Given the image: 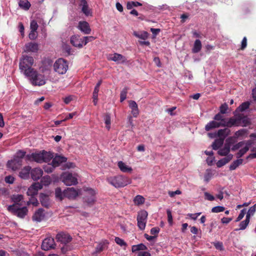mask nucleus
<instances>
[{"instance_id": "obj_1", "label": "nucleus", "mask_w": 256, "mask_h": 256, "mask_svg": "<svg viewBox=\"0 0 256 256\" xmlns=\"http://www.w3.org/2000/svg\"><path fill=\"white\" fill-rule=\"evenodd\" d=\"M53 157L54 156L52 153L42 150L26 155V159L30 162L34 161L38 163H42L50 162Z\"/></svg>"}, {"instance_id": "obj_2", "label": "nucleus", "mask_w": 256, "mask_h": 256, "mask_svg": "<svg viewBox=\"0 0 256 256\" xmlns=\"http://www.w3.org/2000/svg\"><path fill=\"white\" fill-rule=\"evenodd\" d=\"M25 76L28 78L33 86H42L46 83L44 74L38 72L35 69L32 70L31 72Z\"/></svg>"}, {"instance_id": "obj_3", "label": "nucleus", "mask_w": 256, "mask_h": 256, "mask_svg": "<svg viewBox=\"0 0 256 256\" xmlns=\"http://www.w3.org/2000/svg\"><path fill=\"white\" fill-rule=\"evenodd\" d=\"M34 62V60L32 56H22L20 60L19 66L24 76L28 74L32 70H34L32 66Z\"/></svg>"}, {"instance_id": "obj_4", "label": "nucleus", "mask_w": 256, "mask_h": 256, "mask_svg": "<svg viewBox=\"0 0 256 256\" xmlns=\"http://www.w3.org/2000/svg\"><path fill=\"white\" fill-rule=\"evenodd\" d=\"M107 180L110 184L116 188L124 187L131 182L130 179L121 175L110 177Z\"/></svg>"}, {"instance_id": "obj_5", "label": "nucleus", "mask_w": 256, "mask_h": 256, "mask_svg": "<svg viewBox=\"0 0 256 256\" xmlns=\"http://www.w3.org/2000/svg\"><path fill=\"white\" fill-rule=\"evenodd\" d=\"M60 179L64 184L68 186L76 185L78 183L77 175L69 172H64L60 176Z\"/></svg>"}, {"instance_id": "obj_6", "label": "nucleus", "mask_w": 256, "mask_h": 256, "mask_svg": "<svg viewBox=\"0 0 256 256\" xmlns=\"http://www.w3.org/2000/svg\"><path fill=\"white\" fill-rule=\"evenodd\" d=\"M9 212L20 218H24L27 214L28 209L26 206L20 208L16 204L9 206L8 208Z\"/></svg>"}, {"instance_id": "obj_7", "label": "nucleus", "mask_w": 256, "mask_h": 256, "mask_svg": "<svg viewBox=\"0 0 256 256\" xmlns=\"http://www.w3.org/2000/svg\"><path fill=\"white\" fill-rule=\"evenodd\" d=\"M68 69V64L63 58H58L54 64V70L55 72L60 74H64Z\"/></svg>"}, {"instance_id": "obj_8", "label": "nucleus", "mask_w": 256, "mask_h": 256, "mask_svg": "<svg viewBox=\"0 0 256 256\" xmlns=\"http://www.w3.org/2000/svg\"><path fill=\"white\" fill-rule=\"evenodd\" d=\"M148 214L146 211L142 210L138 212L137 216L138 226L140 230H144L147 222Z\"/></svg>"}, {"instance_id": "obj_9", "label": "nucleus", "mask_w": 256, "mask_h": 256, "mask_svg": "<svg viewBox=\"0 0 256 256\" xmlns=\"http://www.w3.org/2000/svg\"><path fill=\"white\" fill-rule=\"evenodd\" d=\"M84 190L86 192V194L84 198V202L88 206L92 205L96 201V192L94 190L90 188H86Z\"/></svg>"}, {"instance_id": "obj_10", "label": "nucleus", "mask_w": 256, "mask_h": 256, "mask_svg": "<svg viewBox=\"0 0 256 256\" xmlns=\"http://www.w3.org/2000/svg\"><path fill=\"white\" fill-rule=\"evenodd\" d=\"M242 116H238L236 118H231L229 119H226V122L223 120L224 126L232 127L233 126H238L240 124Z\"/></svg>"}, {"instance_id": "obj_11", "label": "nucleus", "mask_w": 256, "mask_h": 256, "mask_svg": "<svg viewBox=\"0 0 256 256\" xmlns=\"http://www.w3.org/2000/svg\"><path fill=\"white\" fill-rule=\"evenodd\" d=\"M108 59L114 61L118 64L126 62L127 60L125 56L118 53L110 54L108 56Z\"/></svg>"}, {"instance_id": "obj_12", "label": "nucleus", "mask_w": 256, "mask_h": 256, "mask_svg": "<svg viewBox=\"0 0 256 256\" xmlns=\"http://www.w3.org/2000/svg\"><path fill=\"white\" fill-rule=\"evenodd\" d=\"M19 160L20 159H16L14 158L13 159L8 160L6 164L7 167L13 171L18 170L22 165V162L20 161Z\"/></svg>"}, {"instance_id": "obj_13", "label": "nucleus", "mask_w": 256, "mask_h": 256, "mask_svg": "<svg viewBox=\"0 0 256 256\" xmlns=\"http://www.w3.org/2000/svg\"><path fill=\"white\" fill-rule=\"evenodd\" d=\"M232 140V138H228L226 140V142L224 144V147L220 149L218 153L219 155L221 156H227L229 154L230 152V148L231 146V140Z\"/></svg>"}, {"instance_id": "obj_14", "label": "nucleus", "mask_w": 256, "mask_h": 256, "mask_svg": "<svg viewBox=\"0 0 256 256\" xmlns=\"http://www.w3.org/2000/svg\"><path fill=\"white\" fill-rule=\"evenodd\" d=\"M52 61L49 58H45L42 61V64L40 70L42 73L50 72L51 70Z\"/></svg>"}, {"instance_id": "obj_15", "label": "nucleus", "mask_w": 256, "mask_h": 256, "mask_svg": "<svg viewBox=\"0 0 256 256\" xmlns=\"http://www.w3.org/2000/svg\"><path fill=\"white\" fill-rule=\"evenodd\" d=\"M42 188V185L40 182H35L32 184L28 190L27 194L28 196H33L38 194V191Z\"/></svg>"}, {"instance_id": "obj_16", "label": "nucleus", "mask_w": 256, "mask_h": 256, "mask_svg": "<svg viewBox=\"0 0 256 256\" xmlns=\"http://www.w3.org/2000/svg\"><path fill=\"white\" fill-rule=\"evenodd\" d=\"M80 193V190H76L74 188H68L64 190L65 197L69 199L75 198Z\"/></svg>"}, {"instance_id": "obj_17", "label": "nucleus", "mask_w": 256, "mask_h": 256, "mask_svg": "<svg viewBox=\"0 0 256 256\" xmlns=\"http://www.w3.org/2000/svg\"><path fill=\"white\" fill-rule=\"evenodd\" d=\"M55 245L54 240L52 238H45L42 243V248L44 250H48L54 248Z\"/></svg>"}, {"instance_id": "obj_18", "label": "nucleus", "mask_w": 256, "mask_h": 256, "mask_svg": "<svg viewBox=\"0 0 256 256\" xmlns=\"http://www.w3.org/2000/svg\"><path fill=\"white\" fill-rule=\"evenodd\" d=\"M56 239L58 242L66 244L71 241L72 237L68 234L62 232L57 234Z\"/></svg>"}, {"instance_id": "obj_19", "label": "nucleus", "mask_w": 256, "mask_h": 256, "mask_svg": "<svg viewBox=\"0 0 256 256\" xmlns=\"http://www.w3.org/2000/svg\"><path fill=\"white\" fill-rule=\"evenodd\" d=\"M252 144V140L245 141L244 146L241 148L240 150L236 154L237 158H240L242 156L249 150Z\"/></svg>"}, {"instance_id": "obj_20", "label": "nucleus", "mask_w": 256, "mask_h": 256, "mask_svg": "<svg viewBox=\"0 0 256 256\" xmlns=\"http://www.w3.org/2000/svg\"><path fill=\"white\" fill-rule=\"evenodd\" d=\"M78 28L84 34H88L91 32L88 23L86 21H80L78 22Z\"/></svg>"}, {"instance_id": "obj_21", "label": "nucleus", "mask_w": 256, "mask_h": 256, "mask_svg": "<svg viewBox=\"0 0 256 256\" xmlns=\"http://www.w3.org/2000/svg\"><path fill=\"white\" fill-rule=\"evenodd\" d=\"M70 43L75 47L82 48L83 46L82 38L78 35L72 36L70 38Z\"/></svg>"}, {"instance_id": "obj_22", "label": "nucleus", "mask_w": 256, "mask_h": 256, "mask_svg": "<svg viewBox=\"0 0 256 256\" xmlns=\"http://www.w3.org/2000/svg\"><path fill=\"white\" fill-rule=\"evenodd\" d=\"M38 50V44L36 42H30L25 44L24 51L26 52H36Z\"/></svg>"}, {"instance_id": "obj_23", "label": "nucleus", "mask_w": 256, "mask_h": 256, "mask_svg": "<svg viewBox=\"0 0 256 256\" xmlns=\"http://www.w3.org/2000/svg\"><path fill=\"white\" fill-rule=\"evenodd\" d=\"M42 170L39 168H36L32 169L31 168L30 175L32 178L34 180H39L42 176Z\"/></svg>"}, {"instance_id": "obj_24", "label": "nucleus", "mask_w": 256, "mask_h": 256, "mask_svg": "<svg viewBox=\"0 0 256 256\" xmlns=\"http://www.w3.org/2000/svg\"><path fill=\"white\" fill-rule=\"evenodd\" d=\"M129 107L131 109L132 114L133 116L136 118L139 114V110L136 102L134 100H130L128 102Z\"/></svg>"}, {"instance_id": "obj_25", "label": "nucleus", "mask_w": 256, "mask_h": 256, "mask_svg": "<svg viewBox=\"0 0 256 256\" xmlns=\"http://www.w3.org/2000/svg\"><path fill=\"white\" fill-rule=\"evenodd\" d=\"M31 167L30 166H26L19 172V176L23 179H28L30 177V174Z\"/></svg>"}, {"instance_id": "obj_26", "label": "nucleus", "mask_w": 256, "mask_h": 256, "mask_svg": "<svg viewBox=\"0 0 256 256\" xmlns=\"http://www.w3.org/2000/svg\"><path fill=\"white\" fill-rule=\"evenodd\" d=\"M222 122H218L216 120H212L208 122L205 126V129L206 131H209L210 130L219 128L220 126H224Z\"/></svg>"}, {"instance_id": "obj_27", "label": "nucleus", "mask_w": 256, "mask_h": 256, "mask_svg": "<svg viewBox=\"0 0 256 256\" xmlns=\"http://www.w3.org/2000/svg\"><path fill=\"white\" fill-rule=\"evenodd\" d=\"M45 214L44 210L42 208H39L35 212L32 216V220L34 221L40 222L42 221L44 218Z\"/></svg>"}, {"instance_id": "obj_28", "label": "nucleus", "mask_w": 256, "mask_h": 256, "mask_svg": "<svg viewBox=\"0 0 256 256\" xmlns=\"http://www.w3.org/2000/svg\"><path fill=\"white\" fill-rule=\"evenodd\" d=\"M67 158L63 156L56 155L52 159V164L55 166H58L60 164L66 161Z\"/></svg>"}, {"instance_id": "obj_29", "label": "nucleus", "mask_w": 256, "mask_h": 256, "mask_svg": "<svg viewBox=\"0 0 256 256\" xmlns=\"http://www.w3.org/2000/svg\"><path fill=\"white\" fill-rule=\"evenodd\" d=\"M80 6H82V11L86 16H88L90 14V10L88 8L86 0H82Z\"/></svg>"}, {"instance_id": "obj_30", "label": "nucleus", "mask_w": 256, "mask_h": 256, "mask_svg": "<svg viewBox=\"0 0 256 256\" xmlns=\"http://www.w3.org/2000/svg\"><path fill=\"white\" fill-rule=\"evenodd\" d=\"M232 154H230L226 157L219 160L216 163L217 166L218 168H220L224 166V165L228 163L232 159Z\"/></svg>"}, {"instance_id": "obj_31", "label": "nucleus", "mask_w": 256, "mask_h": 256, "mask_svg": "<svg viewBox=\"0 0 256 256\" xmlns=\"http://www.w3.org/2000/svg\"><path fill=\"white\" fill-rule=\"evenodd\" d=\"M40 200L42 206L48 208L50 206L48 196L44 194H40Z\"/></svg>"}, {"instance_id": "obj_32", "label": "nucleus", "mask_w": 256, "mask_h": 256, "mask_svg": "<svg viewBox=\"0 0 256 256\" xmlns=\"http://www.w3.org/2000/svg\"><path fill=\"white\" fill-rule=\"evenodd\" d=\"M230 132V130L228 128L219 130L216 133L217 136L220 137V138H222L224 140V138L228 136Z\"/></svg>"}, {"instance_id": "obj_33", "label": "nucleus", "mask_w": 256, "mask_h": 256, "mask_svg": "<svg viewBox=\"0 0 256 256\" xmlns=\"http://www.w3.org/2000/svg\"><path fill=\"white\" fill-rule=\"evenodd\" d=\"M118 166L120 170L124 172H131L132 171V168L130 167H128L122 161L118 162Z\"/></svg>"}, {"instance_id": "obj_34", "label": "nucleus", "mask_w": 256, "mask_h": 256, "mask_svg": "<svg viewBox=\"0 0 256 256\" xmlns=\"http://www.w3.org/2000/svg\"><path fill=\"white\" fill-rule=\"evenodd\" d=\"M222 138L216 139L212 143V146L214 150H218L224 144Z\"/></svg>"}, {"instance_id": "obj_35", "label": "nucleus", "mask_w": 256, "mask_h": 256, "mask_svg": "<svg viewBox=\"0 0 256 256\" xmlns=\"http://www.w3.org/2000/svg\"><path fill=\"white\" fill-rule=\"evenodd\" d=\"M202 48V43L200 40H196L194 42V47L192 49L193 53L198 52Z\"/></svg>"}, {"instance_id": "obj_36", "label": "nucleus", "mask_w": 256, "mask_h": 256, "mask_svg": "<svg viewBox=\"0 0 256 256\" xmlns=\"http://www.w3.org/2000/svg\"><path fill=\"white\" fill-rule=\"evenodd\" d=\"M250 102H246L242 103L236 110L235 113L240 112H244L245 110L248 108L250 106Z\"/></svg>"}, {"instance_id": "obj_37", "label": "nucleus", "mask_w": 256, "mask_h": 256, "mask_svg": "<svg viewBox=\"0 0 256 256\" xmlns=\"http://www.w3.org/2000/svg\"><path fill=\"white\" fill-rule=\"evenodd\" d=\"M64 190L62 192L61 188H57L55 190V195L56 197L57 198H58L60 200L63 199L64 197H65Z\"/></svg>"}, {"instance_id": "obj_38", "label": "nucleus", "mask_w": 256, "mask_h": 256, "mask_svg": "<svg viewBox=\"0 0 256 256\" xmlns=\"http://www.w3.org/2000/svg\"><path fill=\"white\" fill-rule=\"evenodd\" d=\"M243 162L242 159H238L233 162L230 166V170H236L240 164Z\"/></svg>"}, {"instance_id": "obj_39", "label": "nucleus", "mask_w": 256, "mask_h": 256, "mask_svg": "<svg viewBox=\"0 0 256 256\" xmlns=\"http://www.w3.org/2000/svg\"><path fill=\"white\" fill-rule=\"evenodd\" d=\"M134 35L139 38L145 40L148 38V34L146 32H142L140 34L134 32Z\"/></svg>"}, {"instance_id": "obj_40", "label": "nucleus", "mask_w": 256, "mask_h": 256, "mask_svg": "<svg viewBox=\"0 0 256 256\" xmlns=\"http://www.w3.org/2000/svg\"><path fill=\"white\" fill-rule=\"evenodd\" d=\"M144 198L140 195L136 196L134 200V204L138 206L143 204L144 202Z\"/></svg>"}, {"instance_id": "obj_41", "label": "nucleus", "mask_w": 256, "mask_h": 256, "mask_svg": "<svg viewBox=\"0 0 256 256\" xmlns=\"http://www.w3.org/2000/svg\"><path fill=\"white\" fill-rule=\"evenodd\" d=\"M250 220L249 218H246L245 220L240 222L239 224L240 228L236 229V230H244L246 229L250 222Z\"/></svg>"}, {"instance_id": "obj_42", "label": "nucleus", "mask_w": 256, "mask_h": 256, "mask_svg": "<svg viewBox=\"0 0 256 256\" xmlns=\"http://www.w3.org/2000/svg\"><path fill=\"white\" fill-rule=\"evenodd\" d=\"M19 6L25 10H28L30 6V4L27 0H20L19 2Z\"/></svg>"}, {"instance_id": "obj_43", "label": "nucleus", "mask_w": 256, "mask_h": 256, "mask_svg": "<svg viewBox=\"0 0 256 256\" xmlns=\"http://www.w3.org/2000/svg\"><path fill=\"white\" fill-rule=\"evenodd\" d=\"M40 182L42 186H48L51 183L52 180L50 176H46L42 178Z\"/></svg>"}, {"instance_id": "obj_44", "label": "nucleus", "mask_w": 256, "mask_h": 256, "mask_svg": "<svg viewBox=\"0 0 256 256\" xmlns=\"http://www.w3.org/2000/svg\"><path fill=\"white\" fill-rule=\"evenodd\" d=\"M12 201L14 204H18V206H20L22 205L21 204H19L23 200V196L21 194L14 195L12 197Z\"/></svg>"}, {"instance_id": "obj_45", "label": "nucleus", "mask_w": 256, "mask_h": 256, "mask_svg": "<svg viewBox=\"0 0 256 256\" xmlns=\"http://www.w3.org/2000/svg\"><path fill=\"white\" fill-rule=\"evenodd\" d=\"M56 167L51 163L48 164L44 166V169L45 172L50 173L53 172Z\"/></svg>"}, {"instance_id": "obj_46", "label": "nucleus", "mask_w": 256, "mask_h": 256, "mask_svg": "<svg viewBox=\"0 0 256 256\" xmlns=\"http://www.w3.org/2000/svg\"><path fill=\"white\" fill-rule=\"evenodd\" d=\"M26 152L22 150H19L16 154V155L14 156V158L16 159H20L19 160L22 162V158L25 156Z\"/></svg>"}, {"instance_id": "obj_47", "label": "nucleus", "mask_w": 256, "mask_h": 256, "mask_svg": "<svg viewBox=\"0 0 256 256\" xmlns=\"http://www.w3.org/2000/svg\"><path fill=\"white\" fill-rule=\"evenodd\" d=\"M128 90V87H125L121 91L120 94V102H123L124 100L126 99Z\"/></svg>"}, {"instance_id": "obj_48", "label": "nucleus", "mask_w": 256, "mask_h": 256, "mask_svg": "<svg viewBox=\"0 0 256 256\" xmlns=\"http://www.w3.org/2000/svg\"><path fill=\"white\" fill-rule=\"evenodd\" d=\"M147 247L144 244H140L138 245L134 246L132 248V252L140 250H146Z\"/></svg>"}, {"instance_id": "obj_49", "label": "nucleus", "mask_w": 256, "mask_h": 256, "mask_svg": "<svg viewBox=\"0 0 256 256\" xmlns=\"http://www.w3.org/2000/svg\"><path fill=\"white\" fill-rule=\"evenodd\" d=\"M256 204L254 205L253 206L250 207V208H249V210L246 214V218H247L250 220V217L254 215V212H256Z\"/></svg>"}, {"instance_id": "obj_50", "label": "nucleus", "mask_w": 256, "mask_h": 256, "mask_svg": "<svg viewBox=\"0 0 256 256\" xmlns=\"http://www.w3.org/2000/svg\"><path fill=\"white\" fill-rule=\"evenodd\" d=\"M104 122L106 124V128L109 130L110 128V124H111V120H110V114H106L104 116Z\"/></svg>"}, {"instance_id": "obj_51", "label": "nucleus", "mask_w": 256, "mask_h": 256, "mask_svg": "<svg viewBox=\"0 0 256 256\" xmlns=\"http://www.w3.org/2000/svg\"><path fill=\"white\" fill-rule=\"evenodd\" d=\"M213 176V173L212 170H207L204 174V180L206 182H208L212 178Z\"/></svg>"}, {"instance_id": "obj_52", "label": "nucleus", "mask_w": 256, "mask_h": 256, "mask_svg": "<svg viewBox=\"0 0 256 256\" xmlns=\"http://www.w3.org/2000/svg\"><path fill=\"white\" fill-rule=\"evenodd\" d=\"M225 210L224 207L222 206H216L212 208V212L214 213H218L220 212H222L224 211Z\"/></svg>"}, {"instance_id": "obj_53", "label": "nucleus", "mask_w": 256, "mask_h": 256, "mask_svg": "<svg viewBox=\"0 0 256 256\" xmlns=\"http://www.w3.org/2000/svg\"><path fill=\"white\" fill-rule=\"evenodd\" d=\"M94 40V38L92 36H84L82 38L83 46L86 45L88 42H92Z\"/></svg>"}, {"instance_id": "obj_54", "label": "nucleus", "mask_w": 256, "mask_h": 256, "mask_svg": "<svg viewBox=\"0 0 256 256\" xmlns=\"http://www.w3.org/2000/svg\"><path fill=\"white\" fill-rule=\"evenodd\" d=\"M245 144V141H242L238 142L236 144L234 145L232 148V150L234 151L241 148H242Z\"/></svg>"}, {"instance_id": "obj_55", "label": "nucleus", "mask_w": 256, "mask_h": 256, "mask_svg": "<svg viewBox=\"0 0 256 256\" xmlns=\"http://www.w3.org/2000/svg\"><path fill=\"white\" fill-rule=\"evenodd\" d=\"M228 109V105L226 103H224L222 104L220 108V113L222 114H224L226 113V111Z\"/></svg>"}, {"instance_id": "obj_56", "label": "nucleus", "mask_w": 256, "mask_h": 256, "mask_svg": "<svg viewBox=\"0 0 256 256\" xmlns=\"http://www.w3.org/2000/svg\"><path fill=\"white\" fill-rule=\"evenodd\" d=\"M30 30H33V31H36L38 28V24L36 20H32L30 22Z\"/></svg>"}, {"instance_id": "obj_57", "label": "nucleus", "mask_w": 256, "mask_h": 256, "mask_svg": "<svg viewBox=\"0 0 256 256\" xmlns=\"http://www.w3.org/2000/svg\"><path fill=\"white\" fill-rule=\"evenodd\" d=\"M221 114H220V112L216 114L214 118V120L218 122H222L223 120H224L226 122V118H224Z\"/></svg>"}, {"instance_id": "obj_58", "label": "nucleus", "mask_w": 256, "mask_h": 256, "mask_svg": "<svg viewBox=\"0 0 256 256\" xmlns=\"http://www.w3.org/2000/svg\"><path fill=\"white\" fill-rule=\"evenodd\" d=\"M246 213V209L244 208V209L240 211V214L238 216V218H236V222H239L240 220L244 218Z\"/></svg>"}, {"instance_id": "obj_59", "label": "nucleus", "mask_w": 256, "mask_h": 256, "mask_svg": "<svg viewBox=\"0 0 256 256\" xmlns=\"http://www.w3.org/2000/svg\"><path fill=\"white\" fill-rule=\"evenodd\" d=\"M115 242L118 244L120 246H126V243L124 242V240L118 237L115 238Z\"/></svg>"}, {"instance_id": "obj_60", "label": "nucleus", "mask_w": 256, "mask_h": 256, "mask_svg": "<svg viewBox=\"0 0 256 256\" xmlns=\"http://www.w3.org/2000/svg\"><path fill=\"white\" fill-rule=\"evenodd\" d=\"M38 34L36 31H33L30 30V32L29 34L28 37L30 40H34L36 38Z\"/></svg>"}, {"instance_id": "obj_61", "label": "nucleus", "mask_w": 256, "mask_h": 256, "mask_svg": "<svg viewBox=\"0 0 256 256\" xmlns=\"http://www.w3.org/2000/svg\"><path fill=\"white\" fill-rule=\"evenodd\" d=\"M104 244H98L96 248L95 253H98L102 251L104 249Z\"/></svg>"}, {"instance_id": "obj_62", "label": "nucleus", "mask_w": 256, "mask_h": 256, "mask_svg": "<svg viewBox=\"0 0 256 256\" xmlns=\"http://www.w3.org/2000/svg\"><path fill=\"white\" fill-rule=\"evenodd\" d=\"M204 196L205 199L208 200L212 201L214 200V196L208 192H205Z\"/></svg>"}, {"instance_id": "obj_63", "label": "nucleus", "mask_w": 256, "mask_h": 256, "mask_svg": "<svg viewBox=\"0 0 256 256\" xmlns=\"http://www.w3.org/2000/svg\"><path fill=\"white\" fill-rule=\"evenodd\" d=\"M182 194L181 191L180 190H176L175 192L172 191H168V194L170 196L173 198L175 196L176 194Z\"/></svg>"}, {"instance_id": "obj_64", "label": "nucleus", "mask_w": 256, "mask_h": 256, "mask_svg": "<svg viewBox=\"0 0 256 256\" xmlns=\"http://www.w3.org/2000/svg\"><path fill=\"white\" fill-rule=\"evenodd\" d=\"M14 178L12 176H8L5 178V182L8 184H12L14 182Z\"/></svg>"}]
</instances>
